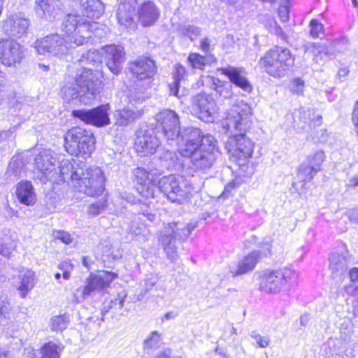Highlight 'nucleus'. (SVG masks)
<instances>
[{
    "instance_id": "1",
    "label": "nucleus",
    "mask_w": 358,
    "mask_h": 358,
    "mask_svg": "<svg viewBox=\"0 0 358 358\" xmlns=\"http://www.w3.org/2000/svg\"><path fill=\"white\" fill-rule=\"evenodd\" d=\"M251 117L250 106L241 101L232 106L222 121V129L229 134L224 143L225 149L243 171H246L254 150L253 142L245 135L252 123Z\"/></svg>"
},
{
    "instance_id": "2",
    "label": "nucleus",
    "mask_w": 358,
    "mask_h": 358,
    "mask_svg": "<svg viewBox=\"0 0 358 358\" xmlns=\"http://www.w3.org/2000/svg\"><path fill=\"white\" fill-rule=\"evenodd\" d=\"M178 147L182 156L190 159L192 168L202 173L213 166L220 154L215 138L209 134L204 136L198 128L183 129Z\"/></svg>"
},
{
    "instance_id": "3",
    "label": "nucleus",
    "mask_w": 358,
    "mask_h": 358,
    "mask_svg": "<svg viewBox=\"0 0 358 358\" xmlns=\"http://www.w3.org/2000/svg\"><path fill=\"white\" fill-rule=\"evenodd\" d=\"M101 63L99 53L88 51L79 60L82 69L75 82L62 88L64 99L66 101H76L89 104L94 100L100 92L101 81L99 72L94 68Z\"/></svg>"
},
{
    "instance_id": "4",
    "label": "nucleus",
    "mask_w": 358,
    "mask_h": 358,
    "mask_svg": "<svg viewBox=\"0 0 358 358\" xmlns=\"http://www.w3.org/2000/svg\"><path fill=\"white\" fill-rule=\"evenodd\" d=\"M294 62L295 57L288 48L275 46L259 59L258 66L268 75L280 78L287 75Z\"/></svg>"
},
{
    "instance_id": "5",
    "label": "nucleus",
    "mask_w": 358,
    "mask_h": 358,
    "mask_svg": "<svg viewBox=\"0 0 358 358\" xmlns=\"http://www.w3.org/2000/svg\"><path fill=\"white\" fill-rule=\"evenodd\" d=\"M60 29L65 34L66 38L75 46H79L92 37V33L97 29V23L77 15L69 14L61 22Z\"/></svg>"
},
{
    "instance_id": "6",
    "label": "nucleus",
    "mask_w": 358,
    "mask_h": 358,
    "mask_svg": "<svg viewBox=\"0 0 358 358\" xmlns=\"http://www.w3.org/2000/svg\"><path fill=\"white\" fill-rule=\"evenodd\" d=\"M195 188L183 176L170 175L160 178L156 185L155 198L157 193H163L171 201L182 203L192 196Z\"/></svg>"
},
{
    "instance_id": "7",
    "label": "nucleus",
    "mask_w": 358,
    "mask_h": 358,
    "mask_svg": "<svg viewBox=\"0 0 358 358\" xmlns=\"http://www.w3.org/2000/svg\"><path fill=\"white\" fill-rule=\"evenodd\" d=\"M196 227V224H184L182 222H172L167 224L162 231L159 238V242L163 245L167 257L172 262L177 257L176 239L185 241L190 235L192 231Z\"/></svg>"
},
{
    "instance_id": "8",
    "label": "nucleus",
    "mask_w": 358,
    "mask_h": 358,
    "mask_svg": "<svg viewBox=\"0 0 358 358\" xmlns=\"http://www.w3.org/2000/svg\"><path fill=\"white\" fill-rule=\"evenodd\" d=\"M64 147L71 155H90L94 149L92 133L81 127L69 129L64 137Z\"/></svg>"
},
{
    "instance_id": "9",
    "label": "nucleus",
    "mask_w": 358,
    "mask_h": 358,
    "mask_svg": "<svg viewBox=\"0 0 358 358\" xmlns=\"http://www.w3.org/2000/svg\"><path fill=\"white\" fill-rule=\"evenodd\" d=\"M106 178L102 170L97 166H91L83 170V174L73 180V187L79 192L90 196H100L104 191Z\"/></svg>"
},
{
    "instance_id": "10",
    "label": "nucleus",
    "mask_w": 358,
    "mask_h": 358,
    "mask_svg": "<svg viewBox=\"0 0 358 358\" xmlns=\"http://www.w3.org/2000/svg\"><path fill=\"white\" fill-rule=\"evenodd\" d=\"M297 278L296 271L287 267L266 271L260 276V288L266 292L277 293L286 285L294 282Z\"/></svg>"
},
{
    "instance_id": "11",
    "label": "nucleus",
    "mask_w": 358,
    "mask_h": 358,
    "mask_svg": "<svg viewBox=\"0 0 358 358\" xmlns=\"http://www.w3.org/2000/svg\"><path fill=\"white\" fill-rule=\"evenodd\" d=\"M34 45L38 55L57 57L66 54L69 49L76 47L69 40L58 34H49L37 40Z\"/></svg>"
},
{
    "instance_id": "12",
    "label": "nucleus",
    "mask_w": 358,
    "mask_h": 358,
    "mask_svg": "<svg viewBox=\"0 0 358 358\" xmlns=\"http://www.w3.org/2000/svg\"><path fill=\"white\" fill-rule=\"evenodd\" d=\"M116 275L111 272L102 271L98 274H91L85 280V285L78 288L73 298L77 303H81L88 297L108 287Z\"/></svg>"
},
{
    "instance_id": "13",
    "label": "nucleus",
    "mask_w": 358,
    "mask_h": 358,
    "mask_svg": "<svg viewBox=\"0 0 358 358\" xmlns=\"http://www.w3.org/2000/svg\"><path fill=\"white\" fill-rule=\"evenodd\" d=\"M156 120L159 127L162 128V133L167 143L169 145L176 144L178 146L182 135L180 132L178 115L174 110L164 109L157 114Z\"/></svg>"
},
{
    "instance_id": "14",
    "label": "nucleus",
    "mask_w": 358,
    "mask_h": 358,
    "mask_svg": "<svg viewBox=\"0 0 358 358\" xmlns=\"http://www.w3.org/2000/svg\"><path fill=\"white\" fill-rule=\"evenodd\" d=\"M218 108L214 99L206 94H199L192 98V113L206 122H213Z\"/></svg>"
},
{
    "instance_id": "15",
    "label": "nucleus",
    "mask_w": 358,
    "mask_h": 358,
    "mask_svg": "<svg viewBox=\"0 0 358 358\" xmlns=\"http://www.w3.org/2000/svg\"><path fill=\"white\" fill-rule=\"evenodd\" d=\"M24 57V49L14 39L0 40V62L8 67L20 64Z\"/></svg>"
},
{
    "instance_id": "16",
    "label": "nucleus",
    "mask_w": 358,
    "mask_h": 358,
    "mask_svg": "<svg viewBox=\"0 0 358 358\" xmlns=\"http://www.w3.org/2000/svg\"><path fill=\"white\" fill-rule=\"evenodd\" d=\"M56 162L54 152L50 150H43L36 156L34 164L36 169L40 172L38 176L40 180L43 182L46 180L56 181L57 177H55V175L57 174Z\"/></svg>"
},
{
    "instance_id": "17",
    "label": "nucleus",
    "mask_w": 358,
    "mask_h": 358,
    "mask_svg": "<svg viewBox=\"0 0 358 358\" xmlns=\"http://www.w3.org/2000/svg\"><path fill=\"white\" fill-rule=\"evenodd\" d=\"M109 110V105L104 104L91 110H73V115L86 124L101 127L108 125L110 123L108 114Z\"/></svg>"
},
{
    "instance_id": "18",
    "label": "nucleus",
    "mask_w": 358,
    "mask_h": 358,
    "mask_svg": "<svg viewBox=\"0 0 358 358\" xmlns=\"http://www.w3.org/2000/svg\"><path fill=\"white\" fill-rule=\"evenodd\" d=\"M2 30L10 37L20 38L27 34L29 20L22 13H13L1 22Z\"/></svg>"
},
{
    "instance_id": "19",
    "label": "nucleus",
    "mask_w": 358,
    "mask_h": 358,
    "mask_svg": "<svg viewBox=\"0 0 358 358\" xmlns=\"http://www.w3.org/2000/svg\"><path fill=\"white\" fill-rule=\"evenodd\" d=\"M137 6V0H121L116 11V17L121 27L130 29L136 27L135 17Z\"/></svg>"
},
{
    "instance_id": "20",
    "label": "nucleus",
    "mask_w": 358,
    "mask_h": 358,
    "mask_svg": "<svg viewBox=\"0 0 358 358\" xmlns=\"http://www.w3.org/2000/svg\"><path fill=\"white\" fill-rule=\"evenodd\" d=\"M321 350L324 358H352L354 356L352 348L337 340V336L329 338Z\"/></svg>"
},
{
    "instance_id": "21",
    "label": "nucleus",
    "mask_w": 358,
    "mask_h": 358,
    "mask_svg": "<svg viewBox=\"0 0 358 358\" xmlns=\"http://www.w3.org/2000/svg\"><path fill=\"white\" fill-rule=\"evenodd\" d=\"M129 71L140 80H151L157 73L154 60L149 57H141L129 64Z\"/></svg>"
},
{
    "instance_id": "22",
    "label": "nucleus",
    "mask_w": 358,
    "mask_h": 358,
    "mask_svg": "<svg viewBox=\"0 0 358 358\" xmlns=\"http://www.w3.org/2000/svg\"><path fill=\"white\" fill-rule=\"evenodd\" d=\"M104 59L110 71L117 75L125 61V52L124 48L121 45L114 44L106 45L103 48Z\"/></svg>"
},
{
    "instance_id": "23",
    "label": "nucleus",
    "mask_w": 358,
    "mask_h": 358,
    "mask_svg": "<svg viewBox=\"0 0 358 358\" xmlns=\"http://www.w3.org/2000/svg\"><path fill=\"white\" fill-rule=\"evenodd\" d=\"M137 182L141 185V193L146 199L155 198L156 179L154 173L147 172L144 169L138 167L133 171Z\"/></svg>"
},
{
    "instance_id": "24",
    "label": "nucleus",
    "mask_w": 358,
    "mask_h": 358,
    "mask_svg": "<svg viewBox=\"0 0 358 358\" xmlns=\"http://www.w3.org/2000/svg\"><path fill=\"white\" fill-rule=\"evenodd\" d=\"M159 144V138L152 131L151 132L138 134L135 142V148L139 155L145 156L154 154Z\"/></svg>"
},
{
    "instance_id": "25",
    "label": "nucleus",
    "mask_w": 358,
    "mask_h": 358,
    "mask_svg": "<svg viewBox=\"0 0 358 358\" xmlns=\"http://www.w3.org/2000/svg\"><path fill=\"white\" fill-rule=\"evenodd\" d=\"M59 172L55 175L56 181L61 180L67 182L71 180L72 186L73 185V180H77L78 177L83 174V168L78 166V163L73 159L72 163L69 159H62L59 162L58 166Z\"/></svg>"
},
{
    "instance_id": "26",
    "label": "nucleus",
    "mask_w": 358,
    "mask_h": 358,
    "mask_svg": "<svg viewBox=\"0 0 358 358\" xmlns=\"http://www.w3.org/2000/svg\"><path fill=\"white\" fill-rule=\"evenodd\" d=\"M34 9L39 17L52 20L60 14L62 4L59 0H36Z\"/></svg>"
},
{
    "instance_id": "27",
    "label": "nucleus",
    "mask_w": 358,
    "mask_h": 358,
    "mask_svg": "<svg viewBox=\"0 0 358 358\" xmlns=\"http://www.w3.org/2000/svg\"><path fill=\"white\" fill-rule=\"evenodd\" d=\"M222 74L226 76L231 83L246 92H250L252 87L246 77V71L243 68H235L229 66L220 69Z\"/></svg>"
},
{
    "instance_id": "28",
    "label": "nucleus",
    "mask_w": 358,
    "mask_h": 358,
    "mask_svg": "<svg viewBox=\"0 0 358 358\" xmlns=\"http://www.w3.org/2000/svg\"><path fill=\"white\" fill-rule=\"evenodd\" d=\"M138 18L143 27L153 25L159 17V10L155 3L151 1H144L138 7Z\"/></svg>"
},
{
    "instance_id": "29",
    "label": "nucleus",
    "mask_w": 358,
    "mask_h": 358,
    "mask_svg": "<svg viewBox=\"0 0 358 358\" xmlns=\"http://www.w3.org/2000/svg\"><path fill=\"white\" fill-rule=\"evenodd\" d=\"M348 269V259L345 256L334 252L329 257V270L334 280H343Z\"/></svg>"
},
{
    "instance_id": "30",
    "label": "nucleus",
    "mask_w": 358,
    "mask_h": 358,
    "mask_svg": "<svg viewBox=\"0 0 358 358\" xmlns=\"http://www.w3.org/2000/svg\"><path fill=\"white\" fill-rule=\"evenodd\" d=\"M259 259V252L254 250L243 257L237 263L236 268L231 269L233 276L247 273L254 269Z\"/></svg>"
},
{
    "instance_id": "31",
    "label": "nucleus",
    "mask_w": 358,
    "mask_h": 358,
    "mask_svg": "<svg viewBox=\"0 0 358 358\" xmlns=\"http://www.w3.org/2000/svg\"><path fill=\"white\" fill-rule=\"evenodd\" d=\"M141 115V113L140 111L135 110L132 107L129 106H124L115 111L114 117L115 124L120 127L127 126L134 122L137 118L140 117Z\"/></svg>"
},
{
    "instance_id": "32",
    "label": "nucleus",
    "mask_w": 358,
    "mask_h": 358,
    "mask_svg": "<svg viewBox=\"0 0 358 358\" xmlns=\"http://www.w3.org/2000/svg\"><path fill=\"white\" fill-rule=\"evenodd\" d=\"M19 280L17 290L20 292V296L25 298L36 285L35 273L29 269L23 270L19 275Z\"/></svg>"
},
{
    "instance_id": "33",
    "label": "nucleus",
    "mask_w": 358,
    "mask_h": 358,
    "mask_svg": "<svg viewBox=\"0 0 358 358\" xmlns=\"http://www.w3.org/2000/svg\"><path fill=\"white\" fill-rule=\"evenodd\" d=\"M16 195L20 202L24 205L31 206L36 202V194L32 184L29 181H23L18 184Z\"/></svg>"
},
{
    "instance_id": "34",
    "label": "nucleus",
    "mask_w": 358,
    "mask_h": 358,
    "mask_svg": "<svg viewBox=\"0 0 358 358\" xmlns=\"http://www.w3.org/2000/svg\"><path fill=\"white\" fill-rule=\"evenodd\" d=\"M104 6L100 0H86L82 4V13L84 16L94 21L103 13Z\"/></svg>"
},
{
    "instance_id": "35",
    "label": "nucleus",
    "mask_w": 358,
    "mask_h": 358,
    "mask_svg": "<svg viewBox=\"0 0 358 358\" xmlns=\"http://www.w3.org/2000/svg\"><path fill=\"white\" fill-rule=\"evenodd\" d=\"M186 73L185 68L181 64H177L173 73V82L169 85L170 94L178 98L183 96L179 94L180 82L184 78Z\"/></svg>"
},
{
    "instance_id": "36",
    "label": "nucleus",
    "mask_w": 358,
    "mask_h": 358,
    "mask_svg": "<svg viewBox=\"0 0 358 358\" xmlns=\"http://www.w3.org/2000/svg\"><path fill=\"white\" fill-rule=\"evenodd\" d=\"M127 296V294L125 290H122L121 292H118L117 296L111 299L108 304L104 305L103 308V310L105 312H108L111 309H114L115 310H121L124 306Z\"/></svg>"
},
{
    "instance_id": "37",
    "label": "nucleus",
    "mask_w": 358,
    "mask_h": 358,
    "mask_svg": "<svg viewBox=\"0 0 358 358\" xmlns=\"http://www.w3.org/2000/svg\"><path fill=\"white\" fill-rule=\"evenodd\" d=\"M300 119L305 123H310V126L320 125L322 123V117L315 115L314 110L310 108H301L299 110Z\"/></svg>"
},
{
    "instance_id": "38",
    "label": "nucleus",
    "mask_w": 358,
    "mask_h": 358,
    "mask_svg": "<svg viewBox=\"0 0 358 358\" xmlns=\"http://www.w3.org/2000/svg\"><path fill=\"white\" fill-rule=\"evenodd\" d=\"M317 169V168H313L307 162L303 163L299 169L297 176L302 181L309 182L318 172Z\"/></svg>"
},
{
    "instance_id": "39",
    "label": "nucleus",
    "mask_w": 358,
    "mask_h": 358,
    "mask_svg": "<svg viewBox=\"0 0 358 358\" xmlns=\"http://www.w3.org/2000/svg\"><path fill=\"white\" fill-rule=\"evenodd\" d=\"M61 348L53 342H49L41 349V358H59Z\"/></svg>"
},
{
    "instance_id": "40",
    "label": "nucleus",
    "mask_w": 358,
    "mask_h": 358,
    "mask_svg": "<svg viewBox=\"0 0 358 358\" xmlns=\"http://www.w3.org/2000/svg\"><path fill=\"white\" fill-rule=\"evenodd\" d=\"M352 334V325L350 323H343L339 328V336H337V340L341 341L345 346L350 348Z\"/></svg>"
},
{
    "instance_id": "41",
    "label": "nucleus",
    "mask_w": 358,
    "mask_h": 358,
    "mask_svg": "<svg viewBox=\"0 0 358 358\" xmlns=\"http://www.w3.org/2000/svg\"><path fill=\"white\" fill-rule=\"evenodd\" d=\"M69 323V318L66 315H56L50 319V327L52 331H62Z\"/></svg>"
},
{
    "instance_id": "42",
    "label": "nucleus",
    "mask_w": 358,
    "mask_h": 358,
    "mask_svg": "<svg viewBox=\"0 0 358 358\" xmlns=\"http://www.w3.org/2000/svg\"><path fill=\"white\" fill-rule=\"evenodd\" d=\"M162 340L161 335L158 331H152L144 341V349L152 350L159 348L162 344Z\"/></svg>"
},
{
    "instance_id": "43",
    "label": "nucleus",
    "mask_w": 358,
    "mask_h": 358,
    "mask_svg": "<svg viewBox=\"0 0 358 358\" xmlns=\"http://www.w3.org/2000/svg\"><path fill=\"white\" fill-rule=\"evenodd\" d=\"M11 306L8 300L0 298V325L8 323L10 318Z\"/></svg>"
},
{
    "instance_id": "44",
    "label": "nucleus",
    "mask_w": 358,
    "mask_h": 358,
    "mask_svg": "<svg viewBox=\"0 0 358 358\" xmlns=\"http://www.w3.org/2000/svg\"><path fill=\"white\" fill-rule=\"evenodd\" d=\"M245 171H243L239 169L238 176H236L234 179H233L231 181H230L224 187V189L222 192V196L224 198H227L229 196L232 192L237 187H238L243 182L244 179L242 176V173H244Z\"/></svg>"
},
{
    "instance_id": "45",
    "label": "nucleus",
    "mask_w": 358,
    "mask_h": 358,
    "mask_svg": "<svg viewBox=\"0 0 358 358\" xmlns=\"http://www.w3.org/2000/svg\"><path fill=\"white\" fill-rule=\"evenodd\" d=\"M325 159L324 152L322 150H317L312 155H309L307 157V163L310 164L313 168H317V170L320 171V166Z\"/></svg>"
},
{
    "instance_id": "46",
    "label": "nucleus",
    "mask_w": 358,
    "mask_h": 358,
    "mask_svg": "<svg viewBox=\"0 0 358 358\" xmlns=\"http://www.w3.org/2000/svg\"><path fill=\"white\" fill-rule=\"evenodd\" d=\"M15 248V243L8 237L0 238V255L5 257H9Z\"/></svg>"
},
{
    "instance_id": "47",
    "label": "nucleus",
    "mask_w": 358,
    "mask_h": 358,
    "mask_svg": "<svg viewBox=\"0 0 358 358\" xmlns=\"http://www.w3.org/2000/svg\"><path fill=\"white\" fill-rule=\"evenodd\" d=\"M179 30L183 35L189 38L191 41L196 38L201 33L199 27L190 24L182 25L180 27Z\"/></svg>"
},
{
    "instance_id": "48",
    "label": "nucleus",
    "mask_w": 358,
    "mask_h": 358,
    "mask_svg": "<svg viewBox=\"0 0 358 358\" xmlns=\"http://www.w3.org/2000/svg\"><path fill=\"white\" fill-rule=\"evenodd\" d=\"M188 62L194 69H202L206 65V57L197 53H192L188 57Z\"/></svg>"
},
{
    "instance_id": "49",
    "label": "nucleus",
    "mask_w": 358,
    "mask_h": 358,
    "mask_svg": "<svg viewBox=\"0 0 358 358\" xmlns=\"http://www.w3.org/2000/svg\"><path fill=\"white\" fill-rule=\"evenodd\" d=\"M250 336L255 341L259 348H265L270 345L271 341L268 336H264L257 331H253L250 333Z\"/></svg>"
},
{
    "instance_id": "50",
    "label": "nucleus",
    "mask_w": 358,
    "mask_h": 358,
    "mask_svg": "<svg viewBox=\"0 0 358 358\" xmlns=\"http://www.w3.org/2000/svg\"><path fill=\"white\" fill-rule=\"evenodd\" d=\"M215 90L216 92L221 96H223L225 99H229L233 95L232 92V86L231 85L227 83V84H221L217 85L215 84Z\"/></svg>"
},
{
    "instance_id": "51",
    "label": "nucleus",
    "mask_w": 358,
    "mask_h": 358,
    "mask_svg": "<svg viewBox=\"0 0 358 358\" xmlns=\"http://www.w3.org/2000/svg\"><path fill=\"white\" fill-rule=\"evenodd\" d=\"M58 268L62 271V277L64 280H69L71 272L73 269V265L70 261H63L58 265Z\"/></svg>"
},
{
    "instance_id": "52",
    "label": "nucleus",
    "mask_w": 358,
    "mask_h": 358,
    "mask_svg": "<svg viewBox=\"0 0 358 358\" xmlns=\"http://www.w3.org/2000/svg\"><path fill=\"white\" fill-rule=\"evenodd\" d=\"M136 220H133L131 222V225L127 229L129 233L138 236L139 235L145 236V227L143 224L137 225Z\"/></svg>"
},
{
    "instance_id": "53",
    "label": "nucleus",
    "mask_w": 358,
    "mask_h": 358,
    "mask_svg": "<svg viewBox=\"0 0 358 358\" xmlns=\"http://www.w3.org/2000/svg\"><path fill=\"white\" fill-rule=\"evenodd\" d=\"M21 169H19L18 163L12 162L10 163L7 173L10 177L13 176L14 178L17 179L21 177Z\"/></svg>"
},
{
    "instance_id": "54",
    "label": "nucleus",
    "mask_w": 358,
    "mask_h": 358,
    "mask_svg": "<svg viewBox=\"0 0 358 358\" xmlns=\"http://www.w3.org/2000/svg\"><path fill=\"white\" fill-rule=\"evenodd\" d=\"M310 35L314 38L318 37L319 33L323 29L322 24L317 20H312L310 22Z\"/></svg>"
},
{
    "instance_id": "55",
    "label": "nucleus",
    "mask_w": 358,
    "mask_h": 358,
    "mask_svg": "<svg viewBox=\"0 0 358 358\" xmlns=\"http://www.w3.org/2000/svg\"><path fill=\"white\" fill-rule=\"evenodd\" d=\"M104 208L105 203L103 201L96 202L90 206L89 213L94 216L98 215L104 209Z\"/></svg>"
},
{
    "instance_id": "56",
    "label": "nucleus",
    "mask_w": 358,
    "mask_h": 358,
    "mask_svg": "<svg viewBox=\"0 0 358 358\" xmlns=\"http://www.w3.org/2000/svg\"><path fill=\"white\" fill-rule=\"evenodd\" d=\"M304 82L300 78H296L292 82V92L298 95L302 94L303 92Z\"/></svg>"
},
{
    "instance_id": "57",
    "label": "nucleus",
    "mask_w": 358,
    "mask_h": 358,
    "mask_svg": "<svg viewBox=\"0 0 358 358\" xmlns=\"http://www.w3.org/2000/svg\"><path fill=\"white\" fill-rule=\"evenodd\" d=\"M54 236L56 239L60 240L62 243L65 244H69L71 243L72 239L71 235L66 231H58L54 232Z\"/></svg>"
},
{
    "instance_id": "58",
    "label": "nucleus",
    "mask_w": 358,
    "mask_h": 358,
    "mask_svg": "<svg viewBox=\"0 0 358 358\" xmlns=\"http://www.w3.org/2000/svg\"><path fill=\"white\" fill-rule=\"evenodd\" d=\"M138 213L146 217L151 222H153L155 220V215L150 212V208L147 205H142L138 210Z\"/></svg>"
},
{
    "instance_id": "59",
    "label": "nucleus",
    "mask_w": 358,
    "mask_h": 358,
    "mask_svg": "<svg viewBox=\"0 0 358 358\" xmlns=\"http://www.w3.org/2000/svg\"><path fill=\"white\" fill-rule=\"evenodd\" d=\"M325 48L322 45L309 43L306 45V51L308 52L309 50L312 51L314 54H322Z\"/></svg>"
},
{
    "instance_id": "60",
    "label": "nucleus",
    "mask_w": 358,
    "mask_h": 358,
    "mask_svg": "<svg viewBox=\"0 0 358 358\" xmlns=\"http://www.w3.org/2000/svg\"><path fill=\"white\" fill-rule=\"evenodd\" d=\"M289 10L287 5L282 4L278 8V15L282 22H287L289 20Z\"/></svg>"
},
{
    "instance_id": "61",
    "label": "nucleus",
    "mask_w": 358,
    "mask_h": 358,
    "mask_svg": "<svg viewBox=\"0 0 358 358\" xmlns=\"http://www.w3.org/2000/svg\"><path fill=\"white\" fill-rule=\"evenodd\" d=\"M348 275L352 282H358V268L354 267L350 269L348 272Z\"/></svg>"
},
{
    "instance_id": "62",
    "label": "nucleus",
    "mask_w": 358,
    "mask_h": 358,
    "mask_svg": "<svg viewBox=\"0 0 358 358\" xmlns=\"http://www.w3.org/2000/svg\"><path fill=\"white\" fill-rule=\"evenodd\" d=\"M145 285L147 289H150L157 283V278L154 275H151L149 278L145 279Z\"/></svg>"
},
{
    "instance_id": "63",
    "label": "nucleus",
    "mask_w": 358,
    "mask_h": 358,
    "mask_svg": "<svg viewBox=\"0 0 358 358\" xmlns=\"http://www.w3.org/2000/svg\"><path fill=\"white\" fill-rule=\"evenodd\" d=\"M171 350L170 348H165L163 350L159 352L155 357V358H171Z\"/></svg>"
},
{
    "instance_id": "64",
    "label": "nucleus",
    "mask_w": 358,
    "mask_h": 358,
    "mask_svg": "<svg viewBox=\"0 0 358 358\" xmlns=\"http://www.w3.org/2000/svg\"><path fill=\"white\" fill-rule=\"evenodd\" d=\"M348 216L350 221L358 223V210L351 209L348 212Z\"/></svg>"
}]
</instances>
